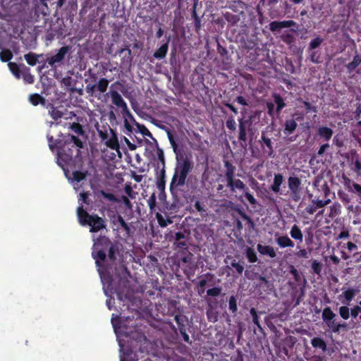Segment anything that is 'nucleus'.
Segmentation results:
<instances>
[{
	"mask_svg": "<svg viewBox=\"0 0 361 361\" xmlns=\"http://www.w3.org/2000/svg\"><path fill=\"white\" fill-rule=\"evenodd\" d=\"M274 102L276 104V112L277 115H279L282 111V109L286 106V103L283 97L279 94H274L273 95Z\"/></svg>",
	"mask_w": 361,
	"mask_h": 361,
	"instance_id": "30",
	"label": "nucleus"
},
{
	"mask_svg": "<svg viewBox=\"0 0 361 361\" xmlns=\"http://www.w3.org/2000/svg\"><path fill=\"white\" fill-rule=\"evenodd\" d=\"M338 197L339 200L343 202V204L347 206L348 209L353 210V204H350L351 202V198L348 194L343 190H338Z\"/></svg>",
	"mask_w": 361,
	"mask_h": 361,
	"instance_id": "26",
	"label": "nucleus"
},
{
	"mask_svg": "<svg viewBox=\"0 0 361 361\" xmlns=\"http://www.w3.org/2000/svg\"><path fill=\"white\" fill-rule=\"evenodd\" d=\"M192 169L193 163L188 158H183L178 161L169 185L172 195H175L178 189L185 184L187 177Z\"/></svg>",
	"mask_w": 361,
	"mask_h": 361,
	"instance_id": "3",
	"label": "nucleus"
},
{
	"mask_svg": "<svg viewBox=\"0 0 361 361\" xmlns=\"http://www.w3.org/2000/svg\"><path fill=\"white\" fill-rule=\"evenodd\" d=\"M276 243L281 248L293 247L294 242L288 235H280L276 238Z\"/></svg>",
	"mask_w": 361,
	"mask_h": 361,
	"instance_id": "19",
	"label": "nucleus"
},
{
	"mask_svg": "<svg viewBox=\"0 0 361 361\" xmlns=\"http://www.w3.org/2000/svg\"><path fill=\"white\" fill-rule=\"evenodd\" d=\"M108 128L111 131V137L106 140V145L107 147L112 149H118L119 148V143L117 138V135L116 132L112 130L109 126H108Z\"/></svg>",
	"mask_w": 361,
	"mask_h": 361,
	"instance_id": "23",
	"label": "nucleus"
},
{
	"mask_svg": "<svg viewBox=\"0 0 361 361\" xmlns=\"http://www.w3.org/2000/svg\"><path fill=\"white\" fill-rule=\"evenodd\" d=\"M245 256L250 263H255L258 260L256 252L251 247H247L245 250Z\"/></svg>",
	"mask_w": 361,
	"mask_h": 361,
	"instance_id": "34",
	"label": "nucleus"
},
{
	"mask_svg": "<svg viewBox=\"0 0 361 361\" xmlns=\"http://www.w3.org/2000/svg\"><path fill=\"white\" fill-rule=\"evenodd\" d=\"M147 204L150 210V213L155 211L157 207V197L155 193H152L147 200Z\"/></svg>",
	"mask_w": 361,
	"mask_h": 361,
	"instance_id": "47",
	"label": "nucleus"
},
{
	"mask_svg": "<svg viewBox=\"0 0 361 361\" xmlns=\"http://www.w3.org/2000/svg\"><path fill=\"white\" fill-rule=\"evenodd\" d=\"M47 137L48 140L49 149L51 151H54L55 149H57L58 151L63 142V137H61V139H54L52 135L47 134Z\"/></svg>",
	"mask_w": 361,
	"mask_h": 361,
	"instance_id": "21",
	"label": "nucleus"
},
{
	"mask_svg": "<svg viewBox=\"0 0 361 361\" xmlns=\"http://www.w3.org/2000/svg\"><path fill=\"white\" fill-rule=\"evenodd\" d=\"M137 127L139 130V132L145 137H148L152 138V134L151 132L148 130V128L143 124L137 123Z\"/></svg>",
	"mask_w": 361,
	"mask_h": 361,
	"instance_id": "53",
	"label": "nucleus"
},
{
	"mask_svg": "<svg viewBox=\"0 0 361 361\" xmlns=\"http://www.w3.org/2000/svg\"><path fill=\"white\" fill-rule=\"evenodd\" d=\"M123 246L118 240L111 241L109 237L101 235L94 243L92 256L97 266H99L100 262H105L106 259L105 250H107L109 261L114 263L117 259V255H123Z\"/></svg>",
	"mask_w": 361,
	"mask_h": 361,
	"instance_id": "1",
	"label": "nucleus"
},
{
	"mask_svg": "<svg viewBox=\"0 0 361 361\" xmlns=\"http://www.w3.org/2000/svg\"><path fill=\"white\" fill-rule=\"evenodd\" d=\"M224 165L226 168L224 176L226 181V187L229 188L230 191L234 192L236 189L243 192L248 190L249 188L240 179L234 178L235 167L233 164L228 160H224Z\"/></svg>",
	"mask_w": 361,
	"mask_h": 361,
	"instance_id": "6",
	"label": "nucleus"
},
{
	"mask_svg": "<svg viewBox=\"0 0 361 361\" xmlns=\"http://www.w3.org/2000/svg\"><path fill=\"white\" fill-rule=\"evenodd\" d=\"M337 315L333 312L330 307H326L322 313V319L325 326L334 334H339L341 330L348 331V324L346 322H338Z\"/></svg>",
	"mask_w": 361,
	"mask_h": 361,
	"instance_id": "5",
	"label": "nucleus"
},
{
	"mask_svg": "<svg viewBox=\"0 0 361 361\" xmlns=\"http://www.w3.org/2000/svg\"><path fill=\"white\" fill-rule=\"evenodd\" d=\"M341 213V205L338 203H334L330 207V216H336L340 214Z\"/></svg>",
	"mask_w": 361,
	"mask_h": 361,
	"instance_id": "56",
	"label": "nucleus"
},
{
	"mask_svg": "<svg viewBox=\"0 0 361 361\" xmlns=\"http://www.w3.org/2000/svg\"><path fill=\"white\" fill-rule=\"evenodd\" d=\"M239 122V133H238V140L240 142L241 146H247V129L249 128L252 123L248 119H244L240 118L238 119Z\"/></svg>",
	"mask_w": 361,
	"mask_h": 361,
	"instance_id": "12",
	"label": "nucleus"
},
{
	"mask_svg": "<svg viewBox=\"0 0 361 361\" xmlns=\"http://www.w3.org/2000/svg\"><path fill=\"white\" fill-rule=\"evenodd\" d=\"M207 317L209 322H216L218 319V314L213 310L209 309L207 310Z\"/></svg>",
	"mask_w": 361,
	"mask_h": 361,
	"instance_id": "61",
	"label": "nucleus"
},
{
	"mask_svg": "<svg viewBox=\"0 0 361 361\" xmlns=\"http://www.w3.org/2000/svg\"><path fill=\"white\" fill-rule=\"evenodd\" d=\"M214 275L211 273H207L204 275V278L201 279L197 283V286H200L201 288H204L206 286L207 283L208 279H212L213 278Z\"/></svg>",
	"mask_w": 361,
	"mask_h": 361,
	"instance_id": "58",
	"label": "nucleus"
},
{
	"mask_svg": "<svg viewBox=\"0 0 361 361\" xmlns=\"http://www.w3.org/2000/svg\"><path fill=\"white\" fill-rule=\"evenodd\" d=\"M338 313L343 320H348L350 317V308L346 305L341 306L338 308Z\"/></svg>",
	"mask_w": 361,
	"mask_h": 361,
	"instance_id": "40",
	"label": "nucleus"
},
{
	"mask_svg": "<svg viewBox=\"0 0 361 361\" xmlns=\"http://www.w3.org/2000/svg\"><path fill=\"white\" fill-rule=\"evenodd\" d=\"M228 309L232 314L235 315L238 310L237 300L234 295H231L228 300Z\"/></svg>",
	"mask_w": 361,
	"mask_h": 361,
	"instance_id": "43",
	"label": "nucleus"
},
{
	"mask_svg": "<svg viewBox=\"0 0 361 361\" xmlns=\"http://www.w3.org/2000/svg\"><path fill=\"white\" fill-rule=\"evenodd\" d=\"M42 56V54L38 55L33 52H29L24 55V59L27 61V64L34 66L38 61V58Z\"/></svg>",
	"mask_w": 361,
	"mask_h": 361,
	"instance_id": "33",
	"label": "nucleus"
},
{
	"mask_svg": "<svg viewBox=\"0 0 361 361\" xmlns=\"http://www.w3.org/2000/svg\"><path fill=\"white\" fill-rule=\"evenodd\" d=\"M222 288L220 286L213 287L207 290V295L211 297H218L221 293Z\"/></svg>",
	"mask_w": 361,
	"mask_h": 361,
	"instance_id": "50",
	"label": "nucleus"
},
{
	"mask_svg": "<svg viewBox=\"0 0 361 361\" xmlns=\"http://www.w3.org/2000/svg\"><path fill=\"white\" fill-rule=\"evenodd\" d=\"M109 84V80L105 78H101L94 84H87L85 87V90L89 95L97 97L96 92L104 93L107 90Z\"/></svg>",
	"mask_w": 361,
	"mask_h": 361,
	"instance_id": "10",
	"label": "nucleus"
},
{
	"mask_svg": "<svg viewBox=\"0 0 361 361\" xmlns=\"http://www.w3.org/2000/svg\"><path fill=\"white\" fill-rule=\"evenodd\" d=\"M353 165L351 169L356 173L357 174L360 175L361 173V158H360L358 156L355 157L354 161H353Z\"/></svg>",
	"mask_w": 361,
	"mask_h": 361,
	"instance_id": "46",
	"label": "nucleus"
},
{
	"mask_svg": "<svg viewBox=\"0 0 361 361\" xmlns=\"http://www.w3.org/2000/svg\"><path fill=\"white\" fill-rule=\"evenodd\" d=\"M334 134V130L327 126H319L317 129V135L320 142H329Z\"/></svg>",
	"mask_w": 361,
	"mask_h": 361,
	"instance_id": "14",
	"label": "nucleus"
},
{
	"mask_svg": "<svg viewBox=\"0 0 361 361\" xmlns=\"http://www.w3.org/2000/svg\"><path fill=\"white\" fill-rule=\"evenodd\" d=\"M87 171H75L73 172V180L79 183L84 179H85L87 176Z\"/></svg>",
	"mask_w": 361,
	"mask_h": 361,
	"instance_id": "42",
	"label": "nucleus"
},
{
	"mask_svg": "<svg viewBox=\"0 0 361 361\" xmlns=\"http://www.w3.org/2000/svg\"><path fill=\"white\" fill-rule=\"evenodd\" d=\"M281 40L288 45H293L295 42V38L293 34L290 32V31H286L281 36Z\"/></svg>",
	"mask_w": 361,
	"mask_h": 361,
	"instance_id": "37",
	"label": "nucleus"
},
{
	"mask_svg": "<svg viewBox=\"0 0 361 361\" xmlns=\"http://www.w3.org/2000/svg\"><path fill=\"white\" fill-rule=\"evenodd\" d=\"M313 273L317 275H320L322 270V264L321 262H317V260H314L311 265Z\"/></svg>",
	"mask_w": 361,
	"mask_h": 361,
	"instance_id": "55",
	"label": "nucleus"
},
{
	"mask_svg": "<svg viewBox=\"0 0 361 361\" xmlns=\"http://www.w3.org/2000/svg\"><path fill=\"white\" fill-rule=\"evenodd\" d=\"M284 178L281 173L274 174L273 183L270 185V190L275 193H279L281 186L283 182Z\"/></svg>",
	"mask_w": 361,
	"mask_h": 361,
	"instance_id": "20",
	"label": "nucleus"
},
{
	"mask_svg": "<svg viewBox=\"0 0 361 361\" xmlns=\"http://www.w3.org/2000/svg\"><path fill=\"white\" fill-rule=\"evenodd\" d=\"M185 238L183 233L178 231L175 233V243L174 244L176 245L178 247L186 249L187 248V243L185 241L182 240H184Z\"/></svg>",
	"mask_w": 361,
	"mask_h": 361,
	"instance_id": "31",
	"label": "nucleus"
},
{
	"mask_svg": "<svg viewBox=\"0 0 361 361\" xmlns=\"http://www.w3.org/2000/svg\"><path fill=\"white\" fill-rule=\"evenodd\" d=\"M156 185L161 193H164L166 186V170L164 169H161L159 172H157Z\"/></svg>",
	"mask_w": 361,
	"mask_h": 361,
	"instance_id": "17",
	"label": "nucleus"
},
{
	"mask_svg": "<svg viewBox=\"0 0 361 361\" xmlns=\"http://www.w3.org/2000/svg\"><path fill=\"white\" fill-rule=\"evenodd\" d=\"M49 114H50L51 117L55 121L61 118L63 116V113L59 110L58 108L54 106L51 107V109L49 110Z\"/></svg>",
	"mask_w": 361,
	"mask_h": 361,
	"instance_id": "41",
	"label": "nucleus"
},
{
	"mask_svg": "<svg viewBox=\"0 0 361 361\" xmlns=\"http://www.w3.org/2000/svg\"><path fill=\"white\" fill-rule=\"evenodd\" d=\"M29 101L33 106H37L39 104L44 105L45 104V99L37 93L30 94Z\"/></svg>",
	"mask_w": 361,
	"mask_h": 361,
	"instance_id": "35",
	"label": "nucleus"
},
{
	"mask_svg": "<svg viewBox=\"0 0 361 361\" xmlns=\"http://www.w3.org/2000/svg\"><path fill=\"white\" fill-rule=\"evenodd\" d=\"M193 206L196 211L198 212L202 217L207 215L206 205L200 200H196Z\"/></svg>",
	"mask_w": 361,
	"mask_h": 361,
	"instance_id": "39",
	"label": "nucleus"
},
{
	"mask_svg": "<svg viewBox=\"0 0 361 361\" xmlns=\"http://www.w3.org/2000/svg\"><path fill=\"white\" fill-rule=\"evenodd\" d=\"M169 49V40L163 44L153 54L156 59H163L166 57Z\"/></svg>",
	"mask_w": 361,
	"mask_h": 361,
	"instance_id": "24",
	"label": "nucleus"
},
{
	"mask_svg": "<svg viewBox=\"0 0 361 361\" xmlns=\"http://www.w3.org/2000/svg\"><path fill=\"white\" fill-rule=\"evenodd\" d=\"M62 83L70 92H76V89L74 87L76 80L73 79L71 76L63 78L62 79Z\"/></svg>",
	"mask_w": 361,
	"mask_h": 361,
	"instance_id": "32",
	"label": "nucleus"
},
{
	"mask_svg": "<svg viewBox=\"0 0 361 361\" xmlns=\"http://www.w3.org/2000/svg\"><path fill=\"white\" fill-rule=\"evenodd\" d=\"M343 185L345 188L349 192L351 190L353 185L355 183L353 180L347 177L345 174H343Z\"/></svg>",
	"mask_w": 361,
	"mask_h": 361,
	"instance_id": "57",
	"label": "nucleus"
},
{
	"mask_svg": "<svg viewBox=\"0 0 361 361\" xmlns=\"http://www.w3.org/2000/svg\"><path fill=\"white\" fill-rule=\"evenodd\" d=\"M126 51L128 53V56H124L122 59V63H125L126 62L127 64L130 65V63L132 62V60H133V56H132L131 50L130 49H128V48L121 49V50L119 51V54H122L123 52H124Z\"/></svg>",
	"mask_w": 361,
	"mask_h": 361,
	"instance_id": "48",
	"label": "nucleus"
},
{
	"mask_svg": "<svg viewBox=\"0 0 361 361\" xmlns=\"http://www.w3.org/2000/svg\"><path fill=\"white\" fill-rule=\"evenodd\" d=\"M311 344L315 349H319L323 353H325L327 350V345L325 341L320 337H314L311 339Z\"/></svg>",
	"mask_w": 361,
	"mask_h": 361,
	"instance_id": "22",
	"label": "nucleus"
},
{
	"mask_svg": "<svg viewBox=\"0 0 361 361\" xmlns=\"http://www.w3.org/2000/svg\"><path fill=\"white\" fill-rule=\"evenodd\" d=\"M261 141L266 145L268 150L267 151L269 157H274V149H273V145L271 140L268 137L264 132L262 133L261 135Z\"/></svg>",
	"mask_w": 361,
	"mask_h": 361,
	"instance_id": "27",
	"label": "nucleus"
},
{
	"mask_svg": "<svg viewBox=\"0 0 361 361\" xmlns=\"http://www.w3.org/2000/svg\"><path fill=\"white\" fill-rule=\"evenodd\" d=\"M302 180L298 176H290L288 178V186L290 191V197L294 202H298L301 199Z\"/></svg>",
	"mask_w": 361,
	"mask_h": 361,
	"instance_id": "9",
	"label": "nucleus"
},
{
	"mask_svg": "<svg viewBox=\"0 0 361 361\" xmlns=\"http://www.w3.org/2000/svg\"><path fill=\"white\" fill-rule=\"evenodd\" d=\"M349 192L357 195L360 200V202H361V185L355 183L353 185V187Z\"/></svg>",
	"mask_w": 361,
	"mask_h": 361,
	"instance_id": "62",
	"label": "nucleus"
},
{
	"mask_svg": "<svg viewBox=\"0 0 361 361\" xmlns=\"http://www.w3.org/2000/svg\"><path fill=\"white\" fill-rule=\"evenodd\" d=\"M157 156L158 160L161 163L162 168L165 169V158L164 153L162 149L158 147L157 149Z\"/></svg>",
	"mask_w": 361,
	"mask_h": 361,
	"instance_id": "63",
	"label": "nucleus"
},
{
	"mask_svg": "<svg viewBox=\"0 0 361 361\" xmlns=\"http://www.w3.org/2000/svg\"><path fill=\"white\" fill-rule=\"evenodd\" d=\"M323 42V39L317 37L311 40L309 44V49L313 50L319 47Z\"/></svg>",
	"mask_w": 361,
	"mask_h": 361,
	"instance_id": "54",
	"label": "nucleus"
},
{
	"mask_svg": "<svg viewBox=\"0 0 361 361\" xmlns=\"http://www.w3.org/2000/svg\"><path fill=\"white\" fill-rule=\"evenodd\" d=\"M297 127L298 123L295 119L288 118L284 122L283 133L286 136H289L295 131Z\"/></svg>",
	"mask_w": 361,
	"mask_h": 361,
	"instance_id": "16",
	"label": "nucleus"
},
{
	"mask_svg": "<svg viewBox=\"0 0 361 361\" xmlns=\"http://www.w3.org/2000/svg\"><path fill=\"white\" fill-rule=\"evenodd\" d=\"M356 290L354 288H348L343 292V295L347 302H350L355 296Z\"/></svg>",
	"mask_w": 361,
	"mask_h": 361,
	"instance_id": "44",
	"label": "nucleus"
},
{
	"mask_svg": "<svg viewBox=\"0 0 361 361\" xmlns=\"http://www.w3.org/2000/svg\"><path fill=\"white\" fill-rule=\"evenodd\" d=\"M350 313L352 318L356 319L359 314L361 313V307L360 305H355L350 309Z\"/></svg>",
	"mask_w": 361,
	"mask_h": 361,
	"instance_id": "64",
	"label": "nucleus"
},
{
	"mask_svg": "<svg viewBox=\"0 0 361 361\" xmlns=\"http://www.w3.org/2000/svg\"><path fill=\"white\" fill-rule=\"evenodd\" d=\"M77 215L80 224L81 226H89L90 232L97 233L106 228V223L104 219L97 214H90L83 209L82 205L77 209Z\"/></svg>",
	"mask_w": 361,
	"mask_h": 361,
	"instance_id": "4",
	"label": "nucleus"
},
{
	"mask_svg": "<svg viewBox=\"0 0 361 361\" xmlns=\"http://www.w3.org/2000/svg\"><path fill=\"white\" fill-rule=\"evenodd\" d=\"M100 194L102 195V196L104 198L108 200L110 202H118V200L116 198V197L114 194H112V193L106 192L104 190H102L100 191Z\"/></svg>",
	"mask_w": 361,
	"mask_h": 361,
	"instance_id": "60",
	"label": "nucleus"
},
{
	"mask_svg": "<svg viewBox=\"0 0 361 361\" xmlns=\"http://www.w3.org/2000/svg\"><path fill=\"white\" fill-rule=\"evenodd\" d=\"M167 135H168V138L169 140L170 144L173 148L174 153L176 155H178L180 154V151L178 149V145H177L173 135L170 132H168Z\"/></svg>",
	"mask_w": 361,
	"mask_h": 361,
	"instance_id": "52",
	"label": "nucleus"
},
{
	"mask_svg": "<svg viewBox=\"0 0 361 361\" xmlns=\"http://www.w3.org/2000/svg\"><path fill=\"white\" fill-rule=\"evenodd\" d=\"M290 235L292 238L298 241L299 243H302L303 240V235L301 229L296 224H294L290 231Z\"/></svg>",
	"mask_w": 361,
	"mask_h": 361,
	"instance_id": "25",
	"label": "nucleus"
},
{
	"mask_svg": "<svg viewBox=\"0 0 361 361\" xmlns=\"http://www.w3.org/2000/svg\"><path fill=\"white\" fill-rule=\"evenodd\" d=\"M109 94L111 98L112 103L116 106L118 109H121L123 116L124 118L128 117L130 119H134L133 116L128 109V105L122 96L116 90L110 91Z\"/></svg>",
	"mask_w": 361,
	"mask_h": 361,
	"instance_id": "8",
	"label": "nucleus"
},
{
	"mask_svg": "<svg viewBox=\"0 0 361 361\" xmlns=\"http://www.w3.org/2000/svg\"><path fill=\"white\" fill-rule=\"evenodd\" d=\"M111 221L112 224L117 227V230L123 228L126 233V236L128 237L131 235L132 231L130 226L121 215H114Z\"/></svg>",
	"mask_w": 361,
	"mask_h": 361,
	"instance_id": "15",
	"label": "nucleus"
},
{
	"mask_svg": "<svg viewBox=\"0 0 361 361\" xmlns=\"http://www.w3.org/2000/svg\"><path fill=\"white\" fill-rule=\"evenodd\" d=\"M71 129L78 135H84L85 134L82 125L79 123L73 122L71 125Z\"/></svg>",
	"mask_w": 361,
	"mask_h": 361,
	"instance_id": "45",
	"label": "nucleus"
},
{
	"mask_svg": "<svg viewBox=\"0 0 361 361\" xmlns=\"http://www.w3.org/2000/svg\"><path fill=\"white\" fill-rule=\"evenodd\" d=\"M156 219L158 221L159 225L161 227H166L168 224H171L172 221L169 219L166 220L164 216L159 212L156 213Z\"/></svg>",
	"mask_w": 361,
	"mask_h": 361,
	"instance_id": "51",
	"label": "nucleus"
},
{
	"mask_svg": "<svg viewBox=\"0 0 361 361\" xmlns=\"http://www.w3.org/2000/svg\"><path fill=\"white\" fill-rule=\"evenodd\" d=\"M8 66L13 75L16 78L20 79L22 73V69H20V66L15 62H9Z\"/></svg>",
	"mask_w": 361,
	"mask_h": 361,
	"instance_id": "36",
	"label": "nucleus"
},
{
	"mask_svg": "<svg viewBox=\"0 0 361 361\" xmlns=\"http://www.w3.org/2000/svg\"><path fill=\"white\" fill-rule=\"evenodd\" d=\"M257 251L262 255H267L271 258H275L276 257V253L274 250V248L270 245H263L262 244H257Z\"/></svg>",
	"mask_w": 361,
	"mask_h": 361,
	"instance_id": "18",
	"label": "nucleus"
},
{
	"mask_svg": "<svg viewBox=\"0 0 361 361\" xmlns=\"http://www.w3.org/2000/svg\"><path fill=\"white\" fill-rule=\"evenodd\" d=\"M226 126L227 128L231 131H235L236 129V123L233 116H229L226 121Z\"/></svg>",
	"mask_w": 361,
	"mask_h": 361,
	"instance_id": "59",
	"label": "nucleus"
},
{
	"mask_svg": "<svg viewBox=\"0 0 361 361\" xmlns=\"http://www.w3.org/2000/svg\"><path fill=\"white\" fill-rule=\"evenodd\" d=\"M361 63V55L356 54L353 61L348 63L345 67L348 73H352Z\"/></svg>",
	"mask_w": 361,
	"mask_h": 361,
	"instance_id": "29",
	"label": "nucleus"
},
{
	"mask_svg": "<svg viewBox=\"0 0 361 361\" xmlns=\"http://www.w3.org/2000/svg\"><path fill=\"white\" fill-rule=\"evenodd\" d=\"M250 313L252 317V322L259 329H262V326L259 322V318L257 315V310L255 307H252L250 310Z\"/></svg>",
	"mask_w": 361,
	"mask_h": 361,
	"instance_id": "49",
	"label": "nucleus"
},
{
	"mask_svg": "<svg viewBox=\"0 0 361 361\" xmlns=\"http://www.w3.org/2000/svg\"><path fill=\"white\" fill-rule=\"evenodd\" d=\"M13 55L10 49H2L0 51V59L3 62H11L10 61L12 59Z\"/></svg>",
	"mask_w": 361,
	"mask_h": 361,
	"instance_id": "38",
	"label": "nucleus"
},
{
	"mask_svg": "<svg viewBox=\"0 0 361 361\" xmlns=\"http://www.w3.org/2000/svg\"><path fill=\"white\" fill-rule=\"evenodd\" d=\"M63 137V142L57 151L58 163L61 165L68 164L73 159L80 154V149L84 147L83 142L77 136L60 134Z\"/></svg>",
	"mask_w": 361,
	"mask_h": 361,
	"instance_id": "2",
	"label": "nucleus"
},
{
	"mask_svg": "<svg viewBox=\"0 0 361 361\" xmlns=\"http://www.w3.org/2000/svg\"><path fill=\"white\" fill-rule=\"evenodd\" d=\"M21 76L26 83L32 84L35 82L34 75L31 74L30 68L25 65L22 67Z\"/></svg>",
	"mask_w": 361,
	"mask_h": 361,
	"instance_id": "28",
	"label": "nucleus"
},
{
	"mask_svg": "<svg viewBox=\"0 0 361 361\" xmlns=\"http://www.w3.org/2000/svg\"><path fill=\"white\" fill-rule=\"evenodd\" d=\"M296 25V22L292 20L283 21L274 20L269 23V30L273 32H279L283 28L294 27Z\"/></svg>",
	"mask_w": 361,
	"mask_h": 361,
	"instance_id": "13",
	"label": "nucleus"
},
{
	"mask_svg": "<svg viewBox=\"0 0 361 361\" xmlns=\"http://www.w3.org/2000/svg\"><path fill=\"white\" fill-rule=\"evenodd\" d=\"M174 320L178 325V329L183 340L188 344H192V341L190 340L189 335L187 334V325L188 323V318L185 315L177 314L175 316Z\"/></svg>",
	"mask_w": 361,
	"mask_h": 361,
	"instance_id": "11",
	"label": "nucleus"
},
{
	"mask_svg": "<svg viewBox=\"0 0 361 361\" xmlns=\"http://www.w3.org/2000/svg\"><path fill=\"white\" fill-rule=\"evenodd\" d=\"M71 46H63L57 51L56 54L52 56L47 55L45 62L47 63L51 68H56L63 63L66 56L71 53Z\"/></svg>",
	"mask_w": 361,
	"mask_h": 361,
	"instance_id": "7",
	"label": "nucleus"
}]
</instances>
